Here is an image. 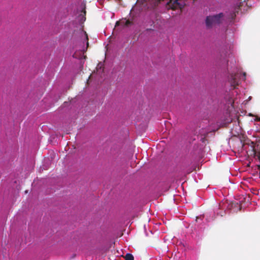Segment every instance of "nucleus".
<instances>
[{"label": "nucleus", "instance_id": "obj_1", "mask_svg": "<svg viewBox=\"0 0 260 260\" xmlns=\"http://www.w3.org/2000/svg\"><path fill=\"white\" fill-rule=\"evenodd\" d=\"M253 133V136L256 137V143L251 142L250 146H248L247 149L245 145H244V149H246L247 153L248 155L253 156L254 158L258 160L257 166L259 170L260 178V127L253 132V130L250 131V134Z\"/></svg>", "mask_w": 260, "mask_h": 260}, {"label": "nucleus", "instance_id": "obj_2", "mask_svg": "<svg viewBox=\"0 0 260 260\" xmlns=\"http://www.w3.org/2000/svg\"><path fill=\"white\" fill-rule=\"evenodd\" d=\"M228 71L229 74L228 76L229 82L233 89H236L242 81L246 79V73H241L234 63L231 66L230 70L228 68Z\"/></svg>", "mask_w": 260, "mask_h": 260}, {"label": "nucleus", "instance_id": "obj_3", "mask_svg": "<svg viewBox=\"0 0 260 260\" xmlns=\"http://www.w3.org/2000/svg\"><path fill=\"white\" fill-rule=\"evenodd\" d=\"M225 18V14L219 13L214 15H209L206 18V24L207 27H211L213 26L219 25L223 22Z\"/></svg>", "mask_w": 260, "mask_h": 260}, {"label": "nucleus", "instance_id": "obj_4", "mask_svg": "<svg viewBox=\"0 0 260 260\" xmlns=\"http://www.w3.org/2000/svg\"><path fill=\"white\" fill-rule=\"evenodd\" d=\"M81 36L82 37V41L81 42L82 45L79 48H75L74 49L76 51L79 50L83 52L86 51L87 46L88 45V36L86 32L83 30L81 31Z\"/></svg>", "mask_w": 260, "mask_h": 260}, {"label": "nucleus", "instance_id": "obj_5", "mask_svg": "<svg viewBox=\"0 0 260 260\" xmlns=\"http://www.w3.org/2000/svg\"><path fill=\"white\" fill-rule=\"evenodd\" d=\"M226 205L223 202L216 204L213 208V212L217 216H223L225 212Z\"/></svg>", "mask_w": 260, "mask_h": 260}, {"label": "nucleus", "instance_id": "obj_6", "mask_svg": "<svg viewBox=\"0 0 260 260\" xmlns=\"http://www.w3.org/2000/svg\"><path fill=\"white\" fill-rule=\"evenodd\" d=\"M104 71V69H103V64L102 63H99L96 67V74L100 75L102 76Z\"/></svg>", "mask_w": 260, "mask_h": 260}, {"label": "nucleus", "instance_id": "obj_7", "mask_svg": "<svg viewBox=\"0 0 260 260\" xmlns=\"http://www.w3.org/2000/svg\"><path fill=\"white\" fill-rule=\"evenodd\" d=\"M182 5L179 2L178 0H174L173 5L171 6L172 9L176 8L177 7L181 8Z\"/></svg>", "mask_w": 260, "mask_h": 260}, {"label": "nucleus", "instance_id": "obj_8", "mask_svg": "<svg viewBox=\"0 0 260 260\" xmlns=\"http://www.w3.org/2000/svg\"><path fill=\"white\" fill-rule=\"evenodd\" d=\"M82 11H81V14L80 15L81 17V20H83V21L85 20V17H84V15H85L86 12L85 10V6H82Z\"/></svg>", "mask_w": 260, "mask_h": 260}, {"label": "nucleus", "instance_id": "obj_9", "mask_svg": "<svg viewBox=\"0 0 260 260\" xmlns=\"http://www.w3.org/2000/svg\"><path fill=\"white\" fill-rule=\"evenodd\" d=\"M134 256L131 253H127L125 256V260H134Z\"/></svg>", "mask_w": 260, "mask_h": 260}, {"label": "nucleus", "instance_id": "obj_10", "mask_svg": "<svg viewBox=\"0 0 260 260\" xmlns=\"http://www.w3.org/2000/svg\"><path fill=\"white\" fill-rule=\"evenodd\" d=\"M236 10L235 11H233L230 13V15L228 16V18L230 19H233L236 16Z\"/></svg>", "mask_w": 260, "mask_h": 260}, {"label": "nucleus", "instance_id": "obj_11", "mask_svg": "<svg viewBox=\"0 0 260 260\" xmlns=\"http://www.w3.org/2000/svg\"><path fill=\"white\" fill-rule=\"evenodd\" d=\"M122 22L123 23V24L125 25H128L130 24L129 21L126 20H123V21H122Z\"/></svg>", "mask_w": 260, "mask_h": 260}, {"label": "nucleus", "instance_id": "obj_12", "mask_svg": "<svg viewBox=\"0 0 260 260\" xmlns=\"http://www.w3.org/2000/svg\"><path fill=\"white\" fill-rule=\"evenodd\" d=\"M230 55L231 54L230 53H228V52H226L224 55H225V58H230Z\"/></svg>", "mask_w": 260, "mask_h": 260}, {"label": "nucleus", "instance_id": "obj_13", "mask_svg": "<svg viewBox=\"0 0 260 260\" xmlns=\"http://www.w3.org/2000/svg\"><path fill=\"white\" fill-rule=\"evenodd\" d=\"M255 121L257 120V121H260V118H256L254 119Z\"/></svg>", "mask_w": 260, "mask_h": 260}, {"label": "nucleus", "instance_id": "obj_14", "mask_svg": "<svg viewBox=\"0 0 260 260\" xmlns=\"http://www.w3.org/2000/svg\"><path fill=\"white\" fill-rule=\"evenodd\" d=\"M248 102V100H246V101H244L243 103H244L245 104H246Z\"/></svg>", "mask_w": 260, "mask_h": 260}, {"label": "nucleus", "instance_id": "obj_15", "mask_svg": "<svg viewBox=\"0 0 260 260\" xmlns=\"http://www.w3.org/2000/svg\"><path fill=\"white\" fill-rule=\"evenodd\" d=\"M90 76H91V75L88 77V79L87 80V83H88V82H89V79H90Z\"/></svg>", "mask_w": 260, "mask_h": 260}, {"label": "nucleus", "instance_id": "obj_16", "mask_svg": "<svg viewBox=\"0 0 260 260\" xmlns=\"http://www.w3.org/2000/svg\"><path fill=\"white\" fill-rule=\"evenodd\" d=\"M251 96H249V97L248 98V100H251Z\"/></svg>", "mask_w": 260, "mask_h": 260}, {"label": "nucleus", "instance_id": "obj_17", "mask_svg": "<svg viewBox=\"0 0 260 260\" xmlns=\"http://www.w3.org/2000/svg\"><path fill=\"white\" fill-rule=\"evenodd\" d=\"M227 62V66L229 67V64H228V61H226Z\"/></svg>", "mask_w": 260, "mask_h": 260}]
</instances>
